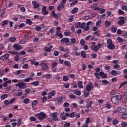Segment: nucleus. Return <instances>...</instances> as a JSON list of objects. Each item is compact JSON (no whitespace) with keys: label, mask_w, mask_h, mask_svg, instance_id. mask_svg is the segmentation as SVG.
Here are the masks:
<instances>
[{"label":"nucleus","mask_w":127,"mask_h":127,"mask_svg":"<svg viewBox=\"0 0 127 127\" xmlns=\"http://www.w3.org/2000/svg\"><path fill=\"white\" fill-rule=\"evenodd\" d=\"M57 65H58V63L56 62H54L52 63V69H54V68H55V67H56V66H57Z\"/></svg>","instance_id":"c9c22d12"},{"label":"nucleus","mask_w":127,"mask_h":127,"mask_svg":"<svg viewBox=\"0 0 127 127\" xmlns=\"http://www.w3.org/2000/svg\"><path fill=\"white\" fill-rule=\"evenodd\" d=\"M81 22H78L75 24V27L76 28H80L81 27Z\"/></svg>","instance_id":"052dcab7"},{"label":"nucleus","mask_w":127,"mask_h":127,"mask_svg":"<svg viewBox=\"0 0 127 127\" xmlns=\"http://www.w3.org/2000/svg\"><path fill=\"white\" fill-rule=\"evenodd\" d=\"M15 100H16V99L14 97L10 99L9 102H10V105H11V104H13V103H14V102H15Z\"/></svg>","instance_id":"680f3d73"},{"label":"nucleus","mask_w":127,"mask_h":127,"mask_svg":"<svg viewBox=\"0 0 127 127\" xmlns=\"http://www.w3.org/2000/svg\"><path fill=\"white\" fill-rule=\"evenodd\" d=\"M26 23L27 24H28L29 25H32V21L30 20V19H28L26 20Z\"/></svg>","instance_id":"58836bf2"},{"label":"nucleus","mask_w":127,"mask_h":127,"mask_svg":"<svg viewBox=\"0 0 127 127\" xmlns=\"http://www.w3.org/2000/svg\"><path fill=\"white\" fill-rule=\"evenodd\" d=\"M70 42L69 44H67V45H71V44H75L76 42H77V40H76V38H71L70 39Z\"/></svg>","instance_id":"5701e85b"},{"label":"nucleus","mask_w":127,"mask_h":127,"mask_svg":"<svg viewBox=\"0 0 127 127\" xmlns=\"http://www.w3.org/2000/svg\"><path fill=\"white\" fill-rule=\"evenodd\" d=\"M122 10H125L127 12V6L126 5H124L121 7Z\"/></svg>","instance_id":"de8ad7c7"},{"label":"nucleus","mask_w":127,"mask_h":127,"mask_svg":"<svg viewBox=\"0 0 127 127\" xmlns=\"http://www.w3.org/2000/svg\"><path fill=\"white\" fill-rule=\"evenodd\" d=\"M118 18L119 20L118 21L117 24L120 26H123L126 23V21H125V19H126V18L122 16L119 17Z\"/></svg>","instance_id":"0eeeda50"},{"label":"nucleus","mask_w":127,"mask_h":127,"mask_svg":"<svg viewBox=\"0 0 127 127\" xmlns=\"http://www.w3.org/2000/svg\"><path fill=\"white\" fill-rule=\"evenodd\" d=\"M77 86L80 89H83V82L82 81H79L77 83Z\"/></svg>","instance_id":"f704fd0d"},{"label":"nucleus","mask_w":127,"mask_h":127,"mask_svg":"<svg viewBox=\"0 0 127 127\" xmlns=\"http://www.w3.org/2000/svg\"><path fill=\"white\" fill-rule=\"evenodd\" d=\"M110 73L113 76H119V75H121V71H117L116 70H112Z\"/></svg>","instance_id":"a211bd4d"},{"label":"nucleus","mask_w":127,"mask_h":127,"mask_svg":"<svg viewBox=\"0 0 127 127\" xmlns=\"http://www.w3.org/2000/svg\"><path fill=\"white\" fill-rule=\"evenodd\" d=\"M35 117L38 118V120H44V119H46V114L44 112H40V113L36 114Z\"/></svg>","instance_id":"20e7f679"},{"label":"nucleus","mask_w":127,"mask_h":127,"mask_svg":"<svg viewBox=\"0 0 127 127\" xmlns=\"http://www.w3.org/2000/svg\"><path fill=\"white\" fill-rule=\"evenodd\" d=\"M117 112H127V108L125 107L122 108L121 107H119L117 108Z\"/></svg>","instance_id":"4be33fe9"},{"label":"nucleus","mask_w":127,"mask_h":127,"mask_svg":"<svg viewBox=\"0 0 127 127\" xmlns=\"http://www.w3.org/2000/svg\"><path fill=\"white\" fill-rule=\"evenodd\" d=\"M61 118L63 121H65L66 119H67V117H66V115H65V112H63V113H61Z\"/></svg>","instance_id":"412c9836"},{"label":"nucleus","mask_w":127,"mask_h":127,"mask_svg":"<svg viewBox=\"0 0 127 127\" xmlns=\"http://www.w3.org/2000/svg\"><path fill=\"white\" fill-rule=\"evenodd\" d=\"M98 76H100L101 77V79H106V78L108 77L107 73H104L103 71L100 72Z\"/></svg>","instance_id":"dca6fc26"},{"label":"nucleus","mask_w":127,"mask_h":127,"mask_svg":"<svg viewBox=\"0 0 127 127\" xmlns=\"http://www.w3.org/2000/svg\"><path fill=\"white\" fill-rule=\"evenodd\" d=\"M79 9L77 7H75L71 11V13H72V14H75V13H77Z\"/></svg>","instance_id":"a878e982"},{"label":"nucleus","mask_w":127,"mask_h":127,"mask_svg":"<svg viewBox=\"0 0 127 127\" xmlns=\"http://www.w3.org/2000/svg\"><path fill=\"white\" fill-rule=\"evenodd\" d=\"M111 24H112V23L109 21H105V26L107 28H109L110 26H111Z\"/></svg>","instance_id":"393cba45"},{"label":"nucleus","mask_w":127,"mask_h":127,"mask_svg":"<svg viewBox=\"0 0 127 127\" xmlns=\"http://www.w3.org/2000/svg\"><path fill=\"white\" fill-rule=\"evenodd\" d=\"M8 97V94H5L1 96V100H4V99H6Z\"/></svg>","instance_id":"a19ab883"},{"label":"nucleus","mask_w":127,"mask_h":127,"mask_svg":"<svg viewBox=\"0 0 127 127\" xmlns=\"http://www.w3.org/2000/svg\"><path fill=\"white\" fill-rule=\"evenodd\" d=\"M55 36H59L60 38H62L63 37V35L61 31L56 32Z\"/></svg>","instance_id":"b1692460"},{"label":"nucleus","mask_w":127,"mask_h":127,"mask_svg":"<svg viewBox=\"0 0 127 127\" xmlns=\"http://www.w3.org/2000/svg\"><path fill=\"white\" fill-rule=\"evenodd\" d=\"M102 83L104 86H107V85H109V81L106 79L103 80Z\"/></svg>","instance_id":"72a5a7b5"},{"label":"nucleus","mask_w":127,"mask_h":127,"mask_svg":"<svg viewBox=\"0 0 127 127\" xmlns=\"http://www.w3.org/2000/svg\"><path fill=\"white\" fill-rule=\"evenodd\" d=\"M8 58H9V54L7 53L5 54L0 57V59L1 60V61H6Z\"/></svg>","instance_id":"1a4fd4ad"},{"label":"nucleus","mask_w":127,"mask_h":127,"mask_svg":"<svg viewBox=\"0 0 127 127\" xmlns=\"http://www.w3.org/2000/svg\"><path fill=\"white\" fill-rule=\"evenodd\" d=\"M32 4L33 5L34 9H36V8L39 7V4L37 3V1H32Z\"/></svg>","instance_id":"aec40b11"},{"label":"nucleus","mask_w":127,"mask_h":127,"mask_svg":"<svg viewBox=\"0 0 127 127\" xmlns=\"http://www.w3.org/2000/svg\"><path fill=\"white\" fill-rule=\"evenodd\" d=\"M91 44V50H94L95 52H98L99 51V49L102 48V44H101L99 43L96 46V42H93Z\"/></svg>","instance_id":"f03ea898"},{"label":"nucleus","mask_w":127,"mask_h":127,"mask_svg":"<svg viewBox=\"0 0 127 127\" xmlns=\"http://www.w3.org/2000/svg\"><path fill=\"white\" fill-rule=\"evenodd\" d=\"M9 39L10 42H14L16 40V38L14 37H10Z\"/></svg>","instance_id":"79ce46f5"},{"label":"nucleus","mask_w":127,"mask_h":127,"mask_svg":"<svg viewBox=\"0 0 127 127\" xmlns=\"http://www.w3.org/2000/svg\"><path fill=\"white\" fill-rule=\"evenodd\" d=\"M52 77V75L51 74H45L43 75V78H46V79H50Z\"/></svg>","instance_id":"c756f323"},{"label":"nucleus","mask_w":127,"mask_h":127,"mask_svg":"<svg viewBox=\"0 0 127 127\" xmlns=\"http://www.w3.org/2000/svg\"><path fill=\"white\" fill-rule=\"evenodd\" d=\"M110 95H116L117 94V91L113 90L110 92Z\"/></svg>","instance_id":"69168bd1"},{"label":"nucleus","mask_w":127,"mask_h":127,"mask_svg":"<svg viewBox=\"0 0 127 127\" xmlns=\"http://www.w3.org/2000/svg\"><path fill=\"white\" fill-rule=\"evenodd\" d=\"M67 2V0H62L61 2L58 5L57 9L58 11H60L62 9L65 8V4Z\"/></svg>","instance_id":"7ed1b4c3"},{"label":"nucleus","mask_w":127,"mask_h":127,"mask_svg":"<svg viewBox=\"0 0 127 127\" xmlns=\"http://www.w3.org/2000/svg\"><path fill=\"white\" fill-rule=\"evenodd\" d=\"M53 48V46L51 45L49 47L45 48V50L46 52H50L51 51V49Z\"/></svg>","instance_id":"cd10ccee"},{"label":"nucleus","mask_w":127,"mask_h":127,"mask_svg":"<svg viewBox=\"0 0 127 127\" xmlns=\"http://www.w3.org/2000/svg\"><path fill=\"white\" fill-rule=\"evenodd\" d=\"M64 64H65V66H66V67H71V62H70L69 61H65L64 62Z\"/></svg>","instance_id":"2f4dec72"},{"label":"nucleus","mask_w":127,"mask_h":127,"mask_svg":"<svg viewBox=\"0 0 127 127\" xmlns=\"http://www.w3.org/2000/svg\"><path fill=\"white\" fill-rule=\"evenodd\" d=\"M122 35L124 38H127V32L126 31H122Z\"/></svg>","instance_id":"ea45409f"},{"label":"nucleus","mask_w":127,"mask_h":127,"mask_svg":"<svg viewBox=\"0 0 127 127\" xmlns=\"http://www.w3.org/2000/svg\"><path fill=\"white\" fill-rule=\"evenodd\" d=\"M61 43H67L69 44V42H70V39L69 38H63L60 40Z\"/></svg>","instance_id":"ddd939ff"},{"label":"nucleus","mask_w":127,"mask_h":127,"mask_svg":"<svg viewBox=\"0 0 127 127\" xmlns=\"http://www.w3.org/2000/svg\"><path fill=\"white\" fill-rule=\"evenodd\" d=\"M85 26H86V23L85 22H83L82 23H81L80 28H81V29H83V28H84Z\"/></svg>","instance_id":"6e6d98bb"},{"label":"nucleus","mask_w":127,"mask_h":127,"mask_svg":"<svg viewBox=\"0 0 127 127\" xmlns=\"http://www.w3.org/2000/svg\"><path fill=\"white\" fill-rule=\"evenodd\" d=\"M13 47L18 51H19V50H21V49H22V46L19 45L18 44H14Z\"/></svg>","instance_id":"4468645a"},{"label":"nucleus","mask_w":127,"mask_h":127,"mask_svg":"<svg viewBox=\"0 0 127 127\" xmlns=\"http://www.w3.org/2000/svg\"><path fill=\"white\" fill-rule=\"evenodd\" d=\"M70 106V104L68 102H65L64 104V108H68V107Z\"/></svg>","instance_id":"bf43d9fd"},{"label":"nucleus","mask_w":127,"mask_h":127,"mask_svg":"<svg viewBox=\"0 0 127 127\" xmlns=\"http://www.w3.org/2000/svg\"><path fill=\"white\" fill-rule=\"evenodd\" d=\"M69 80V77L67 76H64L63 77V81L64 82H68V80Z\"/></svg>","instance_id":"3c124183"},{"label":"nucleus","mask_w":127,"mask_h":127,"mask_svg":"<svg viewBox=\"0 0 127 127\" xmlns=\"http://www.w3.org/2000/svg\"><path fill=\"white\" fill-rule=\"evenodd\" d=\"M30 85H31L32 86H35V87H37L39 85V81H36L33 82L31 83H30Z\"/></svg>","instance_id":"bb28decb"},{"label":"nucleus","mask_w":127,"mask_h":127,"mask_svg":"<svg viewBox=\"0 0 127 127\" xmlns=\"http://www.w3.org/2000/svg\"><path fill=\"white\" fill-rule=\"evenodd\" d=\"M22 123V119L19 118L18 119V123L17 124V127H20Z\"/></svg>","instance_id":"4c0bfd02"},{"label":"nucleus","mask_w":127,"mask_h":127,"mask_svg":"<svg viewBox=\"0 0 127 127\" xmlns=\"http://www.w3.org/2000/svg\"><path fill=\"white\" fill-rule=\"evenodd\" d=\"M93 88H94V86H92V83H89L86 86V91H87V92H91Z\"/></svg>","instance_id":"6ab92c4d"},{"label":"nucleus","mask_w":127,"mask_h":127,"mask_svg":"<svg viewBox=\"0 0 127 127\" xmlns=\"http://www.w3.org/2000/svg\"><path fill=\"white\" fill-rule=\"evenodd\" d=\"M111 31L113 33H115V32L117 31V27H111Z\"/></svg>","instance_id":"37998d69"},{"label":"nucleus","mask_w":127,"mask_h":127,"mask_svg":"<svg viewBox=\"0 0 127 127\" xmlns=\"http://www.w3.org/2000/svg\"><path fill=\"white\" fill-rule=\"evenodd\" d=\"M8 53H10L11 54H13L14 55H16L18 54V52L13 51H8Z\"/></svg>","instance_id":"a18cd8bd"},{"label":"nucleus","mask_w":127,"mask_h":127,"mask_svg":"<svg viewBox=\"0 0 127 127\" xmlns=\"http://www.w3.org/2000/svg\"><path fill=\"white\" fill-rule=\"evenodd\" d=\"M51 117L52 118L53 121H57L58 117H57V112H54L51 114Z\"/></svg>","instance_id":"2eb2a0df"},{"label":"nucleus","mask_w":127,"mask_h":127,"mask_svg":"<svg viewBox=\"0 0 127 127\" xmlns=\"http://www.w3.org/2000/svg\"><path fill=\"white\" fill-rule=\"evenodd\" d=\"M62 100H66V96L62 95L61 96H59L56 99V101L58 103H61V102H62Z\"/></svg>","instance_id":"f8f14e48"},{"label":"nucleus","mask_w":127,"mask_h":127,"mask_svg":"<svg viewBox=\"0 0 127 127\" xmlns=\"http://www.w3.org/2000/svg\"><path fill=\"white\" fill-rule=\"evenodd\" d=\"M30 120L31 122H35L36 121V118L34 117V116H31L30 117Z\"/></svg>","instance_id":"4d7b16f0"},{"label":"nucleus","mask_w":127,"mask_h":127,"mask_svg":"<svg viewBox=\"0 0 127 127\" xmlns=\"http://www.w3.org/2000/svg\"><path fill=\"white\" fill-rule=\"evenodd\" d=\"M73 93L74 94H75V95H77V96H81V94H82L80 91H79L77 89L74 90Z\"/></svg>","instance_id":"7c9ffc66"},{"label":"nucleus","mask_w":127,"mask_h":127,"mask_svg":"<svg viewBox=\"0 0 127 127\" xmlns=\"http://www.w3.org/2000/svg\"><path fill=\"white\" fill-rule=\"evenodd\" d=\"M99 32H100V31H99V30L96 31L93 33V34L94 35H97V37H99V36H100V35H101V34L100 33H99Z\"/></svg>","instance_id":"8fccbe9b"},{"label":"nucleus","mask_w":127,"mask_h":127,"mask_svg":"<svg viewBox=\"0 0 127 127\" xmlns=\"http://www.w3.org/2000/svg\"><path fill=\"white\" fill-rule=\"evenodd\" d=\"M16 87H19L20 89H26L27 86L23 82H20L15 84Z\"/></svg>","instance_id":"6e6552de"},{"label":"nucleus","mask_w":127,"mask_h":127,"mask_svg":"<svg viewBox=\"0 0 127 127\" xmlns=\"http://www.w3.org/2000/svg\"><path fill=\"white\" fill-rule=\"evenodd\" d=\"M46 62V60L42 61L40 64L42 70H43L44 71H46L48 70V69H49V68L48 67V65H47V64L44 63V62Z\"/></svg>","instance_id":"39448f33"},{"label":"nucleus","mask_w":127,"mask_h":127,"mask_svg":"<svg viewBox=\"0 0 127 127\" xmlns=\"http://www.w3.org/2000/svg\"><path fill=\"white\" fill-rule=\"evenodd\" d=\"M56 94V91H55V90H52L50 93L52 97H54V96H55Z\"/></svg>","instance_id":"e2e57ef3"},{"label":"nucleus","mask_w":127,"mask_h":127,"mask_svg":"<svg viewBox=\"0 0 127 127\" xmlns=\"http://www.w3.org/2000/svg\"><path fill=\"white\" fill-rule=\"evenodd\" d=\"M113 125H118L119 124V121L117 119H115L112 122Z\"/></svg>","instance_id":"864d4df0"},{"label":"nucleus","mask_w":127,"mask_h":127,"mask_svg":"<svg viewBox=\"0 0 127 127\" xmlns=\"http://www.w3.org/2000/svg\"><path fill=\"white\" fill-rule=\"evenodd\" d=\"M95 72L94 75V76L96 77V78L97 79V80H100V76H99V73L97 72H99L101 71V68H100L99 67H97L95 69Z\"/></svg>","instance_id":"9d476101"},{"label":"nucleus","mask_w":127,"mask_h":127,"mask_svg":"<svg viewBox=\"0 0 127 127\" xmlns=\"http://www.w3.org/2000/svg\"><path fill=\"white\" fill-rule=\"evenodd\" d=\"M64 34L65 36H71V32L70 31H65Z\"/></svg>","instance_id":"09e8293b"},{"label":"nucleus","mask_w":127,"mask_h":127,"mask_svg":"<svg viewBox=\"0 0 127 127\" xmlns=\"http://www.w3.org/2000/svg\"><path fill=\"white\" fill-rule=\"evenodd\" d=\"M9 22H8V21L7 20H3L1 23V25L2 26H4L5 25H6V24H8V23H9Z\"/></svg>","instance_id":"e433bc0d"},{"label":"nucleus","mask_w":127,"mask_h":127,"mask_svg":"<svg viewBox=\"0 0 127 127\" xmlns=\"http://www.w3.org/2000/svg\"><path fill=\"white\" fill-rule=\"evenodd\" d=\"M118 13L119 15H124L125 14V12L123 11L121 9L118 10Z\"/></svg>","instance_id":"603ef678"},{"label":"nucleus","mask_w":127,"mask_h":127,"mask_svg":"<svg viewBox=\"0 0 127 127\" xmlns=\"http://www.w3.org/2000/svg\"><path fill=\"white\" fill-rule=\"evenodd\" d=\"M52 15L53 17H54V18H56V19H58V18H60V17H61V13H59L58 14H56L55 11H52Z\"/></svg>","instance_id":"9b49d317"},{"label":"nucleus","mask_w":127,"mask_h":127,"mask_svg":"<svg viewBox=\"0 0 127 127\" xmlns=\"http://www.w3.org/2000/svg\"><path fill=\"white\" fill-rule=\"evenodd\" d=\"M127 83V81H124L123 82L121 83L119 89H121V88H122V87H123V86H125V85H126Z\"/></svg>","instance_id":"5fc2aeb1"},{"label":"nucleus","mask_w":127,"mask_h":127,"mask_svg":"<svg viewBox=\"0 0 127 127\" xmlns=\"http://www.w3.org/2000/svg\"><path fill=\"white\" fill-rule=\"evenodd\" d=\"M122 100V95L121 94H118L117 95H115V96H113L111 98V101L113 104L114 105H118L119 104V101Z\"/></svg>","instance_id":"f257e3e1"},{"label":"nucleus","mask_w":127,"mask_h":127,"mask_svg":"<svg viewBox=\"0 0 127 127\" xmlns=\"http://www.w3.org/2000/svg\"><path fill=\"white\" fill-rule=\"evenodd\" d=\"M68 22H72L74 21V16H71L68 20Z\"/></svg>","instance_id":"13d9d810"},{"label":"nucleus","mask_w":127,"mask_h":127,"mask_svg":"<svg viewBox=\"0 0 127 127\" xmlns=\"http://www.w3.org/2000/svg\"><path fill=\"white\" fill-rule=\"evenodd\" d=\"M91 24H92V21H89L87 23V26L85 27L84 29V31H88L90 29V25H91Z\"/></svg>","instance_id":"f3484780"},{"label":"nucleus","mask_w":127,"mask_h":127,"mask_svg":"<svg viewBox=\"0 0 127 127\" xmlns=\"http://www.w3.org/2000/svg\"><path fill=\"white\" fill-rule=\"evenodd\" d=\"M78 2H79V1L76 0V1H74L73 2L71 3L70 4V7H73V6H74V5H76V4L78 3Z\"/></svg>","instance_id":"49530a36"},{"label":"nucleus","mask_w":127,"mask_h":127,"mask_svg":"<svg viewBox=\"0 0 127 127\" xmlns=\"http://www.w3.org/2000/svg\"><path fill=\"white\" fill-rule=\"evenodd\" d=\"M122 118H123V119H127V113L124 112L122 115Z\"/></svg>","instance_id":"0e129e2a"},{"label":"nucleus","mask_w":127,"mask_h":127,"mask_svg":"<svg viewBox=\"0 0 127 127\" xmlns=\"http://www.w3.org/2000/svg\"><path fill=\"white\" fill-rule=\"evenodd\" d=\"M107 43L108 44L107 48L108 49H110V50H113V49L115 48L114 45L112 43V39H108L107 41Z\"/></svg>","instance_id":"423d86ee"},{"label":"nucleus","mask_w":127,"mask_h":127,"mask_svg":"<svg viewBox=\"0 0 127 127\" xmlns=\"http://www.w3.org/2000/svg\"><path fill=\"white\" fill-rule=\"evenodd\" d=\"M4 103L6 106H8V105H10V102H9V101H8V100H5L4 101Z\"/></svg>","instance_id":"338daca9"},{"label":"nucleus","mask_w":127,"mask_h":127,"mask_svg":"<svg viewBox=\"0 0 127 127\" xmlns=\"http://www.w3.org/2000/svg\"><path fill=\"white\" fill-rule=\"evenodd\" d=\"M80 55L82 56L83 58H86V57H87V54H86L85 51H82L80 53Z\"/></svg>","instance_id":"473e14b6"},{"label":"nucleus","mask_w":127,"mask_h":127,"mask_svg":"<svg viewBox=\"0 0 127 127\" xmlns=\"http://www.w3.org/2000/svg\"><path fill=\"white\" fill-rule=\"evenodd\" d=\"M30 102V99L28 98H25L23 100L24 104H28Z\"/></svg>","instance_id":"c03bdc74"},{"label":"nucleus","mask_w":127,"mask_h":127,"mask_svg":"<svg viewBox=\"0 0 127 127\" xmlns=\"http://www.w3.org/2000/svg\"><path fill=\"white\" fill-rule=\"evenodd\" d=\"M113 68H114V69H115V70H117V69L120 68V65L119 64H115L113 66Z\"/></svg>","instance_id":"774afa93"},{"label":"nucleus","mask_w":127,"mask_h":127,"mask_svg":"<svg viewBox=\"0 0 127 127\" xmlns=\"http://www.w3.org/2000/svg\"><path fill=\"white\" fill-rule=\"evenodd\" d=\"M93 101H88L87 102L86 104V107L87 108H91L92 106L93 105Z\"/></svg>","instance_id":"c85d7f7f"}]
</instances>
